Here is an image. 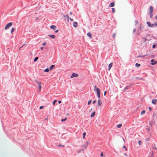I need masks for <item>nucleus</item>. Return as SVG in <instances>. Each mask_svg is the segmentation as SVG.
<instances>
[{
	"instance_id": "f704fd0d",
	"label": "nucleus",
	"mask_w": 157,
	"mask_h": 157,
	"mask_svg": "<svg viewBox=\"0 0 157 157\" xmlns=\"http://www.w3.org/2000/svg\"><path fill=\"white\" fill-rule=\"evenodd\" d=\"M116 34L115 33H114L113 34V37L114 38L116 36Z\"/></svg>"
},
{
	"instance_id": "c9c22d12",
	"label": "nucleus",
	"mask_w": 157,
	"mask_h": 157,
	"mask_svg": "<svg viewBox=\"0 0 157 157\" xmlns=\"http://www.w3.org/2000/svg\"><path fill=\"white\" fill-rule=\"evenodd\" d=\"M149 15H150V17L151 18L153 16V15L151 13V14H149Z\"/></svg>"
},
{
	"instance_id": "c85d7f7f",
	"label": "nucleus",
	"mask_w": 157,
	"mask_h": 157,
	"mask_svg": "<svg viewBox=\"0 0 157 157\" xmlns=\"http://www.w3.org/2000/svg\"><path fill=\"white\" fill-rule=\"evenodd\" d=\"M91 102V100H90L88 102V104L90 105Z\"/></svg>"
},
{
	"instance_id": "7ed1b4c3",
	"label": "nucleus",
	"mask_w": 157,
	"mask_h": 157,
	"mask_svg": "<svg viewBox=\"0 0 157 157\" xmlns=\"http://www.w3.org/2000/svg\"><path fill=\"white\" fill-rule=\"evenodd\" d=\"M35 81L38 85L39 89L40 90H40L41 88V82L40 81H37L36 79L35 80Z\"/></svg>"
},
{
	"instance_id": "603ef678",
	"label": "nucleus",
	"mask_w": 157,
	"mask_h": 157,
	"mask_svg": "<svg viewBox=\"0 0 157 157\" xmlns=\"http://www.w3.org/2000/svg\"><path fill=\"white\" fill-rule=\"evenodd\" d=\"M155 19H157V15L156 16V17H155Z\"/></svg>"
},
{
	"instance_id": "49530a36",
	"label": "nucleus",
	"mask_w": 157,
	"mask_h": 157,
	"mask_svg": "<svg viewBox=\"0 0 157 157\" xmlns=\"http://www.w3.org/2000/svg\"><path fill=\"white\" fill-rule=\"evenodd\" d=\"M43 48H44L43 47H41L40 48V49H41V50H42L43 49Z\"/></svg>"
},
{
	"instance_id": "f3484780",
	"label": "nucleus",
	"mask_w": 157,
	"mask_h": 157,
	"mask_svg": "<svg viewBox=\"0 0 157 157\" xmlns=\"http://www.w3.org/2000/svg\"><path fill=\"white\" fill-rule=\"evenodd\" d=\"M130 87V86H126L124 90H128L129 88Z\"/></svg>"
},
{
	"instance_id": "a878e982",
	"label": "nucleus",
	"mask_w": 157,
	"mask_h": 157,
	"mask_svg": "<svg viewBox=\"0 0 157 157\" xmlns=\"http://www.w3.org/2000/svg\"><path fill=\"white\" fill-rule=\"evenodd\" d=\"M38 59V57H36L35 59H34V62H36V61Z\"/></svg>"
},
{
	"instance_id": "4468645a",
	"label": "nucleus",
	"mask_w": 157,
	"mask_h": 157,
	"mask_svg": "<svg viewBox=\"0 0 157 157\" xmlns=\"http://www.w3.org/2000/svg\"><path fill=\"white\" fill-rule=\"evenodd\" d=\"M155 26H157V23L156 22H155V24H151V27H153Z\"/></svg>"
},
{
	"instance_id": "4be33fe9",
	"label": "nucleus",
	"mask_w": 157,
	"mask_h": 157,
	"mask_svg": "<svg viewBox=\"0 0 157 157\" xmlns=\"http://www.w3.org/2000/svg\"><path fill=\"white\" fill-rule=\"evenodd\" d=\"M49 70L48 68H46L45 69L44 71L45 72H48L49 71Z\"/></svg>"
},
{
	"instance_id": "5fc2aeb1",
	"label": "nucleus",
	"mask_w": 157,
	"mask_h": 157,
	"mask_svg": "<svg viewBox=\"0 0 157 157\" xmlns=\"http://www.w3.org/2000/svg\"><path fill=\"white\" fill-rule=\"evenodd\" d=\"M124 155L125 156H127V155H126V153H125V154H124Z\"/></svg>"
},
{
	"instance_id": "c03bdc74",
	"label": "nucleus",
	"mask_w": 157,
	"mask_h": 157,
	"mask_svg": "<svg viewBox=\"0 0 157 157\" xmlns=\"http://www.w3.org/2000/svg\"><path fill=\"white\" fill-rule=\"evenodd\" d=\"M103 153H101V156H103Z\"/></svg>"
},
{
	"instance_id": "6e6552de",
	"label": "nucleus",
	"mask_w": 157,
	"mask_h": 157,
	"mask_svg": "<svg viewBox=\"0 0 157 157\" xmlns=\"http://www.w3.org/2000/svg\"><path fill=\"white\" fill-rule=\"evenodd\" d=\"M102 104V102L99 99L98 100V107L101 106Z\"/></svg>"
},
{
	"instance_id": "bb28decb",
	"label": "nucleus",
	"mask_w": 157,
	"mask_h": 157,
	"mask_svg": "<svg viewBox=\"0 0 157 157\" xmlns=\"http://www.w3.org/2000/svg\"><path fill=\"white\" fill-rule=\"evenodd\" d=\"M112 12L113 13H115V10L114 8H112Z\"/></svg>"
},
{
	"instance_id": "9d476101",
	"label": "nucleus",
	"mask_w": 157,
	"mask_h": 157,
	"mask_svg": "<svg viewBox=\"0 0 157 157\" xmlns=\"http://www.w3.org/2000/svg\"><path fill=\"white\" fill-rule=\"evenodd\" d=\"M73 25L75 27H76L78 25L77 23L76 22H73Z\"/></svg>"
},
{
	"instance_id": "a18cd8bd",
	"label": "nucleus",
	"mask_w": 157,
	"mask_h": 157,
	"mask_svg": "<svg viewBox=\"0 0 157 157\" xmlns=\"http://www.w3.org/2000/svg\"><path fill=\"white\" fill-rule=\"evenodd\" d=\"M58 32V30H57L55 31V32L56 33H57V32Z\"/></svg>"
},
{
	"instance_id": "a19ab883",
	"label": "nucleus",
	"mask_w": 157,
	"mask_h": 157,
	"mask_svg": "<svg viewBox=\"0 0 157 157\" xmlns=\"http://www.w3.org/2000/svg\"><path fill=\"white\" fill-rule=\"evenodd\" d=\"M70 20L71 21H73V19L72 18H70Z\"/></svg>"
},
{
	"instance_id": "ea45409f",
	"label": "nucleus",
	"mask_w": 157,
	"mask_h": 157,
	"mask_svg": "<svg viewBox=\"0 0 157 157\" xmlns=\"http://www.w3.org/2000/svg\"><path fill=\"white\" fill-rule=\"evenodd\" d=\"M106 91H105L104 92V95L105 96V95H106Z\"/></svg>"
},
{
	"instance_id": "a211bd4d",
	"label": "nucleus",
	"mask_w": 157,
	"mask_h": 157,
	"mask_svg": "<svg viewBox=\"0 0 157 157\" xmlns=\"http://www.w3.org/2000/svg\"><path fill=\"white\" fill-rule=\"evenodd\" d=\"M55 65H52L50 67V70H51L54 67Z\"/></svg>"
},
{
	"instance_id": "412c9836",
	"label": "nucleus",
	"mask_w": 157,
	"mask_h": 157,
	"mask_svg": "<svg viewBox=\"0 0 157 157\" xmlns=\"http://www.w3.org/2000/svg\"><path fill=\"white\" fill-rule=\"evenodd\" d=\"M135 65L137 67H139L140 66V64H138V63H136L135 64Z\"/></svg>"
},
{
	"instance_id": "aec40b11",
	"label": "nucleus",
	"mask_w": 157,
	"mask_h": 157,
	"mask_svg": "<svg viewBox=\"0 0 157 157\" xmlns=\"http://www.w3.org/2000/svg\"><path fill=\"white\" fill-rule=\"evenodd\" d=\"M122 126V124H118L117 125V127L118 128H120Z\"/></svg>"
},
{
	"instance_id": "79ce46f5",
	"label": "nucleus",
	"mask_w": 157,
	"mask_h": 157,
	"mask_svg": "<svg viewBox=\"0 0 157 157\" xmlns=\"http://www.w3.org/2000/svg\"><path fill=\"white\" fill-rule=\"evenodd\" d=\"M135 23H136V24H137L138 23V21H137V20H136L135 21Z\"/></svg>"
},
{
	"instance_id": "2eb2a0df",
	"label": "nucleus",
	"mask_w": 157,
	"mask_h": 157,
	"mask_svg": "<svg viewBox=\"0 0 157 157\" xmlns=\"http://www.w3.org/2000/svg\"><path fill=\"white\" fill-rule=\"evenodd\" d=\"M48 36L51 38L53 39H54L55 37V36L53 35H48Z\"/></svg>"
},
{
	"instance_id": "58836bf2",
	"label": "nucleus",
	"mask_w": 157,
	"mask_h": 157,
	"mask_svg": "<svg viewBox=\"0 0 157 157\" xmlns=\"http://www.w3.org/2000/svg\"><path fill=\"white\" fill-rule=\"evenodd\" d=\"M46 44V43L44 42L43 44L42 45L43 46H44V45H45Z\"/></svg>"
},
{
	"instance_id": "6e6d98bb",
	"label": "nucleus",
	"mask_w": 157,
	"mask_h": 157,
	"mask_svg": "<svg viewBox=\"0 0 157 157\" xmlns=\"http://www.w3.org/2000/svg\"><path fill=\"white\" fill-rule=\"evenodd\" d=\"M125 148V150L126 151H127V149L126 147Z\"/></svg>"
},
{
	"instance_id": "3c124183",
	"label": "nucleus",
	"mask_w": 157,
	"mask_h": 157,
	"mask_svg": "<svg viewBox=\"0 0 157 157\" xmlns=\"http://www.w3.org/2000/svg\"><path fill=\"white\" fill-rule=\"evenodd\" d=\"M123 147L124 148H126V147L125 146H123Z\"/></svg>"
},
{
	"instance_id": "473e14b6",
	"label": "nucleus",
	"mask_w": 157,
	"mask_h": 157,
	"mask_svg": "<svg viewBox=\"0 0 157 157\" xmlns=\"http://www.w3.org/2000/svg\"><path fill=\"white\" fill-rule=\"evenodd\" d=\"M141 141H140V140L139 141V142H138V144H139L140 145L141 144Z\"/></svg>"
},
{
	"instance_id": "72a5a7b5",
	"label": "nucleus",
	"mask_w": 157,
	"mask_h": 157,
	"mask_svg": "<svg viewBox=\"0 0 157 157\" xmlns=\"http://www.w3.org/2000/svg\"><path fill=\"white\" fill-rule=\"evenodd\" d=\"M136 31V30L135 29H134L133 30V33H134Z\"/></svg>"
},
{
	"instance_id": "9b49d317",
	"label": "nucleus",
	"mask_w": 157,
	"mask_h": 157,
	"mask_svg": "<svg viewBox=\"0 0 157 157\" xmlns=\"http://www.w3.org/2000/svg\"><path fill=\"white\" fill-rule=\"evenodd\" d=\"M115 5V2H113L112 3H111L109 4V6L110 7H113Z\"/></svg>"
},
{
	"instance_id": "09e8293b",
	"label": "nucleus",
	"mask_w": 157,
	"mask_h": 157,
	"mask_svg": "<svg viewBox=\"0 0 157 157\" xmlns=\"http://www.w3.org/2000/svg\"><path fill=\"white\" fill-rule=\"evenodd\" d=\"M58 102L59 104V103H61V101H58Z\"/></svg>"
},
{
	"instance_id": "423d86ee",
	"label": "nucleus",
	"mask_w": 157,
	"mask_h": 157,
	"mask_svg": "<svg viewBox=\"0 0 157 157\" xmlns=\"http://www.w3.org/2000/svg\"><path fill=\"white\" fill-rule=\"evenodd\" d=\"M78 75L77 74L75 73H73L71 75V78H72L74 77H77L78 76Z\"/></svg>"
},
{
	"instance_id": "dca6fc26",
	"label": "nucleus",
	"mask_w": 157,
	"mask_h": 157,
	"mask_svg": "<svg viewBox=\"0 0 157 157\" xmlns=\"http://www.w3.org/2000/svg\"><path fill=\"white\" fill-rule=\"evenodd\" d=\"M147 24L148 26L149 27H151V24L149 22L147 21Z\"/></svg>"
},
{
	"instance_id": "2f4dec72",
	"label": "nucleus",
	"mask_w": 157,
	"mask_h": 157,
	"mask_svg": "<svg viewBox=\"0 0 157 157\" xmlns=\"http://www.w3.org/2000/svg\"><path fill=\"white\" fill-rule=\"evenodd\" d=\"M152 148L155 149L157 150V149L155 145L152 147Z\"/></svg>"
},
{
	"instance_id": "6ab92c4d",
	"label": "nucleus",
	"mask_w": 157,
	"mask_h": 157,
	"mask_svg": "<svg viewBox=\"0 0 157 157\" xmlns=\"http://www.w3.org/2000/svg\"><path fill=\"white\" fill-rule=\"evenodd\" d=\"M95 112H93L91 115L90 117H93L95 115Z\"/></svg>"
},
{
	"instance_id": "0eeeda50",
	"label": "nucleus",
	"mask_w": 157,
	"mask_h": 157,
	"mask_svg": "<svg viewBox=\"0 0 157 157\" xmlns=\"http://www.w3.org/2000/svg\"><path fill=\"white\" fill-rule=\"evenodd\" d=\"M113 65V63H111L108 65V70H109Z\"/></svg>"
},
{
	"instance_id": "5701e85b",
	"label": "nucleus",
	"mask_w": 157,
	"mask_h": 157,
	"mask_svg": "<svg viewBox=\"0 0 157 157\" xmlns=\"http://www.w3.org/2000/svg\"><path fill=\"white\" fill-rule=\"evenodd\" d=\"M15 30V28H12V29H11V33H12Z\"/></svg>"
},
{
	"instance_id": "1a4fd4ad",
	"label": "nucleus",
	"mask_w": 157,
	"mask_h": 157,
	"mask_svg": "<svg viewBox=\"0 0 157 157\" xmlns=\"http://www.w3.org/2000/svg\"><path fill=\"white\" fill-rule=\"evenodd\" d=\"M50 27L54 30H55L56 29V26L54 25H51Z\"/></svg>"
},
{
	"instance_id": "7c9ffc66",
	"label": "nucleus",
	"mask_w": 157,
	"mask_h": 157,
	"mask_svg": "<svg viewBox=\"0 0 157 157\" xmlns=\"http://www.w3.org/2000/svg\"><path fill=\"white\" fill-rule=\"evenodd\" d=\"M57 101V100H55L53 102L52 104L53 105H55V102H56Z\"/></svg>"
},
{
	"instance_id": "20e7f679",
	"label": "nucleus",
	"mask_w": 157,
	"mask_h": 157,
	"mask_svg": "<svg viewBox=\"0 0 157 157\" xmlns=\"http://www.w3.org/2000/svg\"><path fill=\"white\" fill-rule=\"evenodd\" d=\"M151 65H154L155 64H156L157 63V62L156 61H155L154 59H152L151 60Z\"/></svg>"
},
{
	"instance_id": "bf43d9fd",
	"label": "nucleus",
	"mask_w": 157,
	"mask_h": 157,
	"mask_svg": "<svg viewBox=\"0 0 157 157\" xmlns=\"http://www.w3.org/2000/svg\"><path fill=\"white\" fill-rule=\"evenodd\" d=\"M59 146H61V144H59Z\"/></svg>"
},
{
	"instance_id": "ddd939ff",
	"label": "nucleus",
	"mask_w": 157,
	"mask_h": 157,
	"mask_svg": "<svg viewBox=\"0 0 157 157\" xmlns=\"http://www.w3.org/2000/svg\"><path fill=\"white\" fill-rule=\"evenodd\" d=\"M157 101L156 99H153L152 101V103L154 104H155Z\"/></svg>"
},
{
	"instance_id": "cd10ccee",
	"label": "nucleus",
	"mask_w": 157,
	"mask_h": 157,
	"mask_svg": "<svg viewBox=\"0 0 157 157\" xmlns=\"http://www.w3.org/2000/svg\"><path fill=\"white\" fill-rule=\"evenodd\" d=\"M64 17H67V18H68V20L69 19V17L68 15H66L64 16Z\"/></svg>"
},
{
	"instance_id": "f8f14e48",
	"label": "nucleus",
	"mask_w": 157,
	"mask_h": 157,
	"mask_svg": "<svg viewBox=\"0 0 157 157\" xmlns=\"http://www.w3.org/2000/svg\"><path fill=\"white\" fill-rule=\"evenodd\" d=\"M87 35L90 37V38H92L91 34L90 33H87Z\"/></svg>"
},
{
	"instance_id": "4c0bfd02",
	"label": "nucleus",
	"mask_w": 157,
	"mask_h": 157,
	"mask_svg": "<svg viewBox=\"0 0 157 157\" xmlns=\"http://www.w3.org/2000/svg\"><path fill=\"white\" fill-rule=\"evenodd\" d=\"M148 108L150 111H151V108L150 107H149Z\"/></svg>"
},
{
	"instance_id": "de8ad7c7",
	"label": "nucleus",
	"mask_w": 157,
	"mask_h": 157,
	"mask_svg": "<svg viewBox=\"0 0 157 157\" xmlns=\"http://www.w3.org/2000/svg\"><path fill=\"white\" fill-rule=\"evenodd\" d=\"M96 102V101L94 100V101H93V104H94V103H95Z\"/></svg>"
},
{
	"instance_id": "37998d69",
	"label": "nucleus",
	"mask_w": 157,
	"mask_h": 157,
	"mask_svg": "<svg viewBox=\"0 0 157 157\" xmlns=\"http://www.w3.org/2000/svg\"><path fill=\"white\" fill-rule=\"evenodd\" d=\"M43 107H44L43 106H41L40 107V109H42L43 108Z\"/></svg>"
},
{
	"instance_id": "39448f33",
	"label": "nucleus",
	"mask_w": 157,
	"mask_h": 157,
	"mask_svg": "<svg viewBox=\"0 0 157 157\" xmlns=\"http://www.w3.org/2000/svg\"><path fill=\"white\" fill-rule=\"evenodd\" d=\"M153 9L152 6H150L149 7V14L152 13L153 12Z\"/></svg>"
},
{
	"instance_id": "4d7b16f0",
	"label": "nucleus",
	"mask_w": 157,
	"mask_h": 157,
	"mask_svg": "<svg viewBox=\"0 0 157 157\" xmlns=\"http://www.w3.org/2000/svg\"><path fill=\"white\" fill-rule=\"evenodd\" d=\"M123 140L124 141V142H125V140H124V139H123Z\"/></svg>"
},
{
	"instance_id": "f257e3e1",
	"label": "nucleus",
	"mask_w": 157,
	"mask_h": 157,
	"mask_svg": "<svg viewBox=\"0 0 157 157\" xmlns=\"http://www.w3.org/2000/svg\"><path fill=\"white\" fill-rule=\"evenodd\" d=\"M94 90H96L97 95L98 98L99 99L100 98V89L98 88L96 86H94Z\"/></svg>"
},
{
	"instance_id": "c756f323",
	"label": "nucleus",
	"mask_w": 157,
	"mask_h": 157,
	"mask_svg": "<svg viewBox=\"0 0 157 157\" xmlns=\"http://www.w3.org/2000/svg\"><path fill=\"white\" fill-rule=\"evenodd\" d=\"M86 132H84V133H83V138H85V136L86 135Z\"/></svg>"
},
{
	"instance_id": "052dcab7",
	"label": "nucleus",
	"mask_w": 157,
	"mask_h": 157,
	"mask_svg": "<svg viewBox=\"0 0 157 157\" xmlns=\"http://www.w3.org/2000/svg\"><path fill=\"white\" fill-rule=\"evenodd\" d=\"M45 119H46V120H47V119H48L47 118H45Z\"/></svg>"
},
{
	"instance_id": "8fccbe9b",
	"label": "nucleus",
	"mask_w": 157,
	"mask_h": 157,
	"mask_svg": "<svg viewBox=\"0 0 157 157\" xmlns=\"http://www.w3.org/2000/svg\"><path fill=\"white\" fill-rule=\"evenodd\" d=\"M86 143H87V145L89 144V143L87 141L86 142Z\"/></svg>"
},
{
	"instance_id": "b1692460",
	"label": "nucleus",
	"mask_w": 157,
	"mask_h": 157,
	"mask_svg": "<svg viewBox=\"0 0 157 157\" xmlns=\"http://www.w3.org/2000/svg\"><path fill=\"white\" fill-rule=\"evenodd\" d=\"M145 113V110H143L142 111L141 114V115H142L144 114Z\"/></svg>"
},
{
	"instance_id": "393cba45",
	"label": "nucleus",
	"mask_w": 157,
	"mask_h": 157,
	"mask_svg": "<svg viewBox=\"0 0 157 157\" xmlns=\"http://www.w3.org/2000/svg\"><path fill=\"white\" fill-rule=\"evenodd\" d=\"M67 119V118H65V119H62L61 120V121L63 122L64 121H65Z\"/></svg>"
},
{
	"instance_id": "680f3d73",
	"label": "nucleus",
	"mask_w": 157,
	"mask_h": 157,
	"mask_svg": "<svg viewBox=\"0 0 157 157\" xmlns=\"http://www.w3.org/2000/svg\"><path fill=\"white\" fill-rule=\"evenodd\" d=\"M147 56L146 55H145L144 56Z\"/></svg>"
},
{
	"instance_id": "e433bc0d",
	"label": "nucleus",
	"mask_w": 157,
	"mask_h": 157,
	"mask_svg": "<svg viewBox=\"0 0 157 157\" xmlns=\"http://www.w3.org/2000/svg\"><path fill=\"white\" fill-rule=\"evenodd\" d=\"M155 46H156V45H155V44H153V46H152V48H155Z\"/></svg>"
},
{
	"instance_id": "13d9d810",
	"label": "nucleus",
	"mask_w": 157,
	"mask_h": 157,
	"mask_svg": "<svg viewBox=\"0 0 157 157\" xmlns=\"http://www.w3.org/2000/svg\"><path fill=\"white\" fill-rule=\"evenodd\" d=\"M84 147L85 148H86V146H84Z\"/></svg>"
},
{
	"instance_id": "864d4df0",
	"label": "nucleus",
	"mask_w": 157,
	"mask_h": 157,
	"mask_svg": "<svg viewBox=\"0 0 157 157\" xmlns=\"http://www.w3.org/2000/svg\"><path fill=\"white\" fill-rule=\"evenodd\" d=\"M70 14L71 15V14H72V12H70Z\"/></svg>"
},
{
	"instance_id": "f03ea898",
	"label": "nucleus",
	"mask_w": 157,
	"mask_h": 157,
	"mask_svg": "<svg viewBox=\"0 0 157 157\" xmlns=\"http://www.w3.org/2000/svg\"><path fill=\"white\" fill-rule=\"evenodd\" d=\"M12 24L13 23L11 22L7 24L5 27V29L6 30L8 29L12 25Z\"/></svg>"
}]
</instances>
